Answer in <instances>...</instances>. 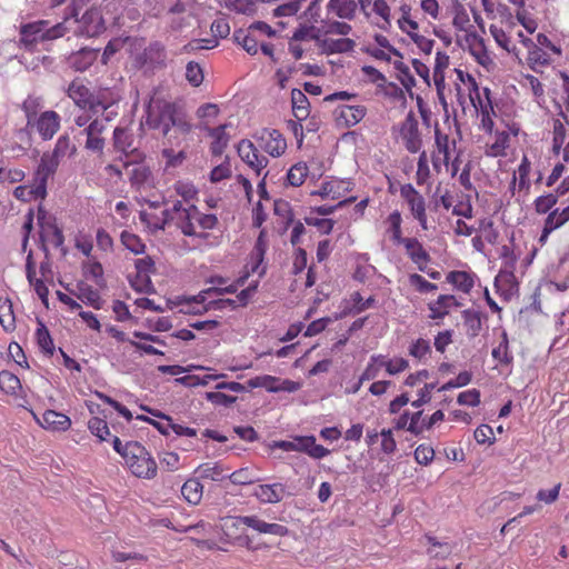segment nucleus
Here are the masks:
<instances>
[{
  "label": "nucleus",
  "mask_w": 569,
  "mask_h": 569,
  "mask_svg": "<svg viewBox=\"0 0 569 569\" xmlns=\"http://www.w3.org/2000/svg\"><path fill=\"white\" fill-rule=\"evenodd\" d=\"M80 10V2L78 0H72L67 7L63 21L54 26H50L47 20H38L22 24L20 27L19 40L21 47L32 52L38 49L39 44L63 37L70 30L68 24L70 23L71 18L79 16Z\"/></svg>",
  "instance_id": "obj_1"
},
{
  "label": "nucleus",
  "mask_w": 569,
  "mask_h": 569,
  "mask_svg": "<svg viewBox=\"0 0 569 569\" xmlns=\"http://www.w3.org/2000/svg\"><path fill=\"white\" fill-rule=\"evenodd\" d=\"M172 222L184 236L207 239V230H212L218 224V218L213 213H203L194 204H183L181 201L173 202L170 208Z\"/></svg>",
  "instance_id": "obj_2"
},
{
  "label": "nucleus",
  "mask_w": 569,
  "mask_h": 569,
  "mask_svg": "<svg viewBox=\"0 0 569 569\" xmlns=\"http://www.w3.org/2000/svg\"><path fill=\"white\" fill-rule=\"evenodd\" d=\"M67 94L77 107L93 114L108 110L119 100L112 89L98 88L92 91L79 79L69 84Z\"/></svg>",
  "instance_id": "obj_3"
},
{
  "label": "nucleus",
  "mask_w": 569,
  "mask_h": 569,
  "mask_svg": "<svg viewBox=\"0 0 569 569\" xmlns=\"http://www.w3.org/2000/svg\"><path fill=\"white\" fill-rule=\"evenodd\" d=\"M352 190V182L338 179L329 178L322 181L319 189L311 191V196H320L322 199L337 200L336 204H323L315 209V211L321 216L331 213L335 209L342 207L346 202H352L356 197L347 194Z\"/></svg>",
  "instance_id": "obj_4"
},
{
  "label": "nucleus",
  "mask_w": 569,
  "mask_h": 569,
  "mask_svg": "<svg viewBox=\"0 0 569 569\" xmlns=\"http://www.w3.org/2000/svg\"><path fill=\"white\" fill-rule=\"evenodd\" d=\"M124 465L137 478L152 479L158 466L151 453L138 441H128L124 449Z\"/></svg>",
  "instance_id": "obj_5"
},
{
  "label": "nucleus",
  "mask_w": 569,
  "mask_h": 569,
  "mask_svg": "<svg viewBox=\"0 0 569 569\" xmlns=\"http://www.w3.org/2000/svg\"><path fill=\"white\" fill-rule=\"evenodd\" d=\"M179 110L180 108L174 102L151 99L147 107V124L152 129H161L162 133L167 136Z\"/></svg>",
  "instance_id": "obj_6"
},
{
  "label": "nucleus",
  "mask_w": 569,
  "mask_h": 569,
  "mask_svg": "<svg viewBox=\"0 0 569 569\" xmlns=\"http://www.w3.org/2000/svg\"><path fill=\"white\" fill-rule=\"evenodd\" d=\"M68 26L69 31H73L76 36L89 38L97 37L104 31L103 19L97 9L87 10L81 19H78V16L72 17Z\"/></svg>",
  "instance_id": "obj_7"
},
{
  "label": "nucleus",
  "mask_w": 569,
  "mask_h": 569,
  "mask_svg": "<svg viewBox=\"0 0 569 569\" xmlns=\"http://www.w3.org/2000/svg\"><path fill=\"white\" fill-rule=\"evenodd\" d=\"M127 176L132 189L148 192L157 187L156 176L146 162L124 163Z\"/></svg>",
  "instance_id": "obj_8"
},
{
  "label": "nucleus",
  "mask_w": 569,
  "mask_h": 569,
  "mask_svg": "<svg viewBox=\"0 0 569 569\" xmlns=\"http://www.w3.org/2000/svg\"><path fill=\"white\" fill-rule=\"evenodd\" d=\"M240 159L254 172L257 177L267 172L269 159L260 152V148L249 139H242L237 144Z\"/></svg>",
  "instance_id": "obj_9"
},
{
  "label": "nucleus",
  "mask_w": 569,
  "mask_h": 569,
  "mask_svg": "<svg viewBox=\"0 0 569 569\" xmlns=\"http://www.w3.org/2000/svg\"><path fill=\"white\" fill-rule=\"evenodd\" d=\"M253 139L260 150L272 158L281 157L287 150V141L279 130L263 128L253 134Z\"/></svg>",
  "instance_id": "obj_10"
},
{
  "label": "nucleus",
  "mask_w": 569,
  "mask_h": 569,
  "mask_svg": "<svg viewBox=\"0 0 569 569\" xmlns=\"http://www.w3.org/2000/svg\"><path fill=\"white\" fill-rule=\"evenodd\" d=\"M209 282L212 284V287H210L206 290H202L201 292H199L198 296L190 298L188 300V303L194 302L199 306L200 305L202 306L206 302L207 297H210L212 295L220 296L223 293H234V292H237V290L240 286L244 284V278H240V279H238L237 282H233L229 286H224L227 283V279H224L220 276H214V277L210 278Z\"/></svg>",
  "instance_id": "obj_11"
},
{
  "label": "nucleus",
  "mask_w": 569,
  "mask_h": 569,
  "mask_svg": "<svg viewBox=\"0 0 569 569\" xmlns=\"http://www.w3.org/2000/svg\"><path fill=\"white\" fill-rule=\"evenodd\" d=\"M34 127L42 140H51L60 130L61 117L53 110H48L38 116L31 124Z\"/></svg>",
  "instance_id": "obj_12"
},
{
  "label": "nucleus",
  "mask_w": 569,
  "mask_h": 569,
  "mask_svg": "<svg viewBox=\"0 0 569 569\" xmlns=\"http://www.w3.org/2000/svg\"><path fill=\"white\" fill-rule=\"evenodd\" d=\"M38 221L43 241H47L53 248L62 247L64 243L62 230L58 227L54 219L51 217L47 218V212L41 207L38 209Z\"/></svg>",
  "instance_id": "obj_13"
},
{
  "label": "nucleus",
  "mask_w": 569,
  "mask_h": 569,
  "mask_svg": "<svg viewBox=\"0 0 569 569\" xmlns=\"http://www.w3.org/2000/svg\"><path fill=\"white\" fill-rule=\"evenodd\" d=\"M104 130L106 126L101 120H92L83 130V133L87 136L84 148L89 151L102 154L106 147V140L103 138Z\"/></svg>",
  "instance_id": "obj_14"
},
{
  "label": "nucleus",
  "mask_w": 569,
  "mask_h": 569,
  "mask_svg": "<svg viewBox=\"0 0 569 569\" xmlns=\"http://www.w3.org/2000/svg\"><path fill=\"white\" fill-rule=\"evenodd\" d=\"M400 134L406 142V148L410 152L416 153L420 150L422 140L418 128V121L412 111L408 113L406 120L403 121L400 129Z\"/></svg>",
  "instance_id": "obj_15"
},
{
  "label": "nucleus",
  "mask_w": 569,
  "mask_h": 569,
  "mask_svg": "<svg viewBox=\"0 0 569 569\" xmlns=\"http://www.w3.org/2000/svg\"><path fill=\"white\" fill-rule=\"evenodd\" d=\"M59 162L51 158L48 153H43L40 158V162L33 173L32 180L40 187L39 190L42 192H47V183L49 178H51L58 167Z\"/></svg>",
  "instance_id": "obj_16"
},
{
  "label": "nucleus",
  "mask_w": 569,
  "mask_h": 569,
  "mask_svg": "<svg viewBox=\"0 0 569 569\" xmlns=\"http://www.w3.org/2000/svg\"><path fill=\"white\" fill-rule=\"evenodd\" d=\"M286 495V486L280 482L258 485L253 489V496L262 503H278Z\"/></svg>",
  "instance_id": "obj_17"
},
{
  "label": "nucleus",
  "mask_w": 569,
  "mask_h": 569,
  "mask_svg": "<svg viewBox=\"0 0 569 569\" xmlns=\"http://www.w3.org/2000/svg\"><path fill=\"white\" fill-rule=\"evenodd\" d=\"M38 423L49 431H67L71 427V419L61 412L46 410L41 418H37Z\"/></svg>",
  "instance_id": "obj_18"
},
{
  "label": "nucleus",
  "mask_w": 569,
  "mask_h": 569,
  "mask_svg": "<svg viewBox=\"0 0 569 569\" xmlns=\"http://www.w3.org/2000/svg\"><path fill=\"white\" fill-rule=\"evenodd\" d=\"M0 390L16 400H24L20 379L8 370L0 371Z\"/></svg>",
  "instance_id": "obj_19"
},
{
  "label": "nucleus",
  "mask_w": 569,
  "mask_h": 569,
  "mask_svg": "<svg viewBox=\"0 0 569 569\" xmlns=\"http://www.w3.org/2000/svg\"><path fill=\"white\" fill-rule=\"evenodd\" d=\"M140 220L152 232L163 230L166 224L172 222L170 209L162 210L160 214L147 210L140 211Z\"/></svg>",
  "instance_id": "obj_20"
},
{
  "label": "nucleus",
  "mask_w": 569,
  "mask_h": 569,
  "mask_svg": "<svg viewBox=\"0 0 569 569\" xmlns=\"http://www.w3.org/2000/svg\"><path fill=\"white\" fill-rule=\"evenodd\" d=\"M227 124H221L216 128L208 130L209 137L211 138L210 152L213 157H220L229 143V134L226 132Z\"/></svg>",
  "instance_id": "obj_21"
},
{
  "label": "nucleus",
  "mask_w": 569,
  "mask_h": 569,
  "mask_svg": "<svg viewBox=\"0 0 569 569\" xmlns=\"http://www.w3.org/2000/svg\"><path fill=\"white\" fill-rule=\"evenodd\" d=\"M234 41L241 46L249 54L254 56L258 52L260 46V39L258 34L253 32V29H239L233 32Z\"/></svg>",
  "instance_id": "obj_22"
},
{
  "label": "nucleus",
  "mask_w": 569,
  "mask_h": 569,
  "mask_svg": "<svg viewBox=\"0 0 569 569\" xmlns=\"http://www.w3.org/2000/svg\"><path fill=\"white\" fill-rule=\"evenodd\" d=\"M335 123L339 130L350 129L356 124V106L339 104L333 111Z\"/></svg>",
  "instance_id": "obj_23"
},
{
  "label": "nucleus",
  "mask_w": 569,
  "mask_h": 569,
  "mask_svg": "<svg viewBox=\"0 0 569 569\" xmlns=\"http://www.w3.org/2000/svg\"><path fill=\"white\" fill-rule=\"evenodd\" d=\"M76 296L83 303L97 310L101 309L103 306V300L101 299L99 291L88 283H78Z\"/></svg>",
  "instance_id": "obj_24"
},
{
  "label": "nucleus",
  "mask_w": 569,
  "mask_h": 569,
  "mask_svg": "<svg viewBox=\"0 0 569 569\" xmlns=\"http://www.w3.org/2000/svg\"><path fill=\"white\" fill-rule=\"evenodd\" d=\"M230 468H226L221 462H206L197 468L200 478L211 481H223Z\"/></svg>",
  "instance_id": "obj_25"
},
{
  "label": "nucleus",
  "mask_w": 569,
  "mask_h": 569,
  "mask_svg": "<svg viewBox=\"0 0 569 569\" xmlns=\"http://www.w3.org/2000/svg\"><path fill=\"white\" fill-rule=\"evenodd\" d=\"M292 113L298 121L306 120L310 114V103L307 96L299 89L291 91Z\"/></svg>",
  "instance_id": "obj_26"
},
{
  "label": "nucleus",
  "mask_w": 569,
  "mask_h": 569,
  "mask_svg": "<svg viewBox=\"0 0 569 569\" xmlns=\"http://www.w3.org/2000/svg\"><path fill=\"white\" fill-rule=\"evenodd\" d=\"M183 499L190 505L200 503L203 496V486L199 479L190 478L181 487Z\"/></svg>",
  "instance_id": "obj_27"
},
{
  "label": "nucleus",
  "mask_w": 569,
  "mask_h": 569,
  "mask_svg": "<svg viewBox=\"0 0 569 569\" xmlns=\"http://www.w3.org/2000/svg\"><path fill=\"white\" fill-rule=\"evenodd\" d=\"M405 244L408 256L411 260L420 264L421 262H427L429 260L428 252L423 249L422 244L416 238H406L401 242ZM419 269L423 271V267L419 266Z\"/></svg>",
  "instance_id": "obj_28"
},
{
  "label": "nucleus",
  "mask_w": 569,
  "mask_h": 569,
  "mask_svg": "<svg viewBox=\"0 0 569 569\" xmlns=\"http://www.w3.org/2000/svg\"><path fill=\"white\" fill-rule=\"evenodd\" d=\"M77 148L71 142L68 134H62L58 138L54 148L51 152H47L51 158L56 159L59 163L66 157H71L76 153Z\"/></svg>",
  "instance_id": "obj_29"
},
{
  "label": "nucleus",
  "mask_w": 569,
  "mask_h": 569,
  "mask_svg": "<svg viewBox=\"0 0 569 569\" xmlns=\"http://www.w3.org/2000/svg\"><path fill=\"white\" fill-rule=\"evenodd\" d=\"M451 306L459 307L460 303L456 300L453 296L450 295H441L437 299L436 302L429 303V310L431 311L430 318L431 319H439L443 318L446 315H448V309Z\"/></svg>",
  "instance_id": "obj_30"
},
{
  "label": "nucleus",
  "mask_w": 569,
  "mask_h": 569,
  "mask_svg": "<svg viewBox=\"0 0 569 569\" xmlns=\"http://www.w3.org/2000/svg\"><path fill=\"white\" fill-rule=\"evenodd\" d=\"M39 186L32 180V183L30 186H18L13 190V196L16 199L29 202L31 200L41 199L43 200L47 197L48 192H42L39 190Z\"/></svg>",
  "instance_id": "obj_31"
},
{
  "label": "nucleus",
  "mask_w": 569,
  "mask_h": 569,
  "mask_svg": "<svg viewBox=\"0 0 569 569\" xmlns=\"http://www.w3.org/2000/svg\"><path fill=\"white\" fill-rule=\"evenodd\" d=\"M0 325L7 332H11L16 329L13 307L11 300L8 298H0Z\"/></svg>",
  "instance_id": "obj_32"
},
{
  "label": "nucleus",
  "mask_w": 569,
  "mask_h": 569,
  "mask_svg": "<svg viewBox=\"0 0 569 569\" xmlns=\"http://www.w3.org/2000/svg\"><path fill=\"white\" fill-rule=\"evenodd\" d=\"M24 170L16 167L6 166L4 160L0 158V183L13 184L23 181Z\"/></svg>",
  "instance_id": "obj_33"
},
{
  "label": "nucleus",
  "mask_w": 569,
  "mask_h": 569,
  "mask_svg": "<svg viewBox=\"0 0 569 569\" xmlns=\"http://www.w3.org/2000/svg\"><path fill=\"white\" fill-rule=\"evenodd\" d=\"M447 281L465 293H469L475 284L472 276L466 271L449 272Z\"/></svg>",
  "instance_id": "obj_34"
},
{
  "label": "nucleus",
  "mask_w": 569,
  "mask_h": 569,
  "mask_svg": "<svg viewBox=\"0 0 569 569\" xmlns=\"http://www.w3.org/2000/svg\"><path fill=\"white\" fill-rule=\"evenodd\" d=\"M36 339H37V343H38L39 348L41 349V351L43 353H46L47 356L53 355V352H54L53 340L50 336L48 328L42 322L38 323V328L36 331Z\"/></svg>",
  "instance_id": "obj_35"
},
{
  "label": "nucleus",
  "mask_w": 569,
  "mask_h": 569,
  "mask_svg": "<svg viewBox=\"0 0 569 569\" xmlns=\"http://www.w3.org/2000/svg\"><path fill=\"white\" fill-rule=\"evenodd\" d=\"M309 174V167L303 162L293 164L288 173L287 181L292 187H300Z\"/></svg>",
  "instance_id": "obj_36"
},
{
  "label": "nucleus",
  "mask_w": 569,
  "mask_h": 569,
  "mask_svg": "<svg viewBox=\"0 0 569 569\" xmlns=\"http://www.w3.org/2000/svg\"><path fill=\"white\" fill-rule=\"evenodd\" d=\"M42 107V100L39 97L28 96L22 102V110L27 118V124L31 126L33 120L38 118V112Z\"/></svg>",
  "instance_id": "obj_37"
},
{
  "label": "nucleus",
  "mask_w": 569,
  "mask_h": 569,
  "mask_svg": "<svg viewBox=\"0 0 569 569\" xmlns=\"http://www.w3.org/2000/svg\"><path fill=\"white\" fill-rule=\"evenodd\" d=\"M173 190L184 200V202H187V204H190L189 202L196 200L198 196V189L196 186L186 180L176 181L173 183Z\"/></svg>",
  "instance_id": "obj_38"
},
{
  "label": "nucleus",
  "mask_w": 569,
  "mask_h": 569,
  "mask_svg": "<svg viewBox=\"0 0 569 569\" xmlns=\"http://www.w3.org/2000/svg\"><path fill=\"white\" fill-rule=\"evenodd\" d=\"M257 0H227L226 8L237 13L251 16L257 11Z\"/></svg>",
  "instance_id": "obj_39"
},
{
  "label": "nucleus",
  "mask_w": 569,
  "mask_h": 569,
  "mask_svg": "<svg viewBox=\"0 0 569 569\" xmlns=\"http://www.w3.org/2000/svg\"><path fill=\"white\" fill-rule=\"evenodd\" d=\"M462 318L468 329V335L472 338L478 336L481 330L480 312L467 309L462 311Z\"/></svg>",
  "instance_id": "obj_40"
},
{
  "label": "nucleus",
  "mask_w": 569,
  "mask_h": 569,
  "mask_svg": "<svg viewBox=\"0 0 569 569\" xmlns=\"http://www.w3.org/2000/svg\"><path fill=\"white\" fill-rule=\"evenodd\" d=\"M409 206L413 217L419 221L420 226L426 230L427 227V216H426V206L425 199L422 196H418L413 199H409Z\"/></svg>",
  "instance_id": "obj_41"
},
{
  "label": "nucleus",
  "mask_w": 569,
  "mask_h": 569,
  "mask_svg": "<svg viewBox=\"0 0 569 569\" xmlns=\"http://www.w3.org/2000/svg\"><path fill=\"white\" fill-rule=\"evenodd\" d=\"M227 478L233 483L239 486L250 485L257 481L254 473L250 468H240L227 475Z\"/></svg>",
  "instance_id": "obj_42"
},
{
  "label": "nucleus",
  "mask_w": 569,
  "mask_h": 569,
  "mask_svg": "<svg viewBox=\"0 0 569 569\" xmlns=\"http://www.w3.org/2000/svg\"><path fill=\"white\" fill-rule=\"evenodd\" d=\"M500 257L505 260V267L510 270L501 271L500 274L497 277L496 281H498L499 278L513 279L515 276H513L512 269L515 268L517 258L513 254L512 249L508 246H502Z\"/></svg>",
  "instance_id": "obj_43"
},
{
  "label": "nucleus",
  "mask_w": 569,
  "mask_h": 569,
  "mask_svg": "<svg viewBox=\"0 0 569 569\" xmlns=\"http://www.w3.org/2000/svg\"><path fill=\"white\" fill-rule=\"evenodd\" d=\"M121 242L122 244L128 249L130 250L131 252H133L134 254H140V253H143L144 252V243L142 242V240L134 233H131V232H128V231H123L121 233Z\"/></svg>",
  "instance_id": "obj_44"
},
{
  "label": "nucleus",
  "mask_w": 569,
  "mask_h": 569,
  "mask_svg": "<svg viewBox=\"0 0 569 569\" xmlns=\"http://www.w3.org/2000/svg\"><path fill=\"white\" fill-rule=\"evenodd\" d=\"M232 174L231 163L229 157H226L224 161L212 168L210 171V181L218 183L226 179H229Z\"/></svg>",
  "instance_id": "obj_45"
},
{
  "label": "nucleus",
  "mask_w": 569,
  "mask_h": 569,
  "mask_svg": "<svg viewBox=\"0 0 569 569\" xmlns=\"http://www.w3.org/2000/svg\"><path fill=\"white\" fill-rule=\"evenodd\" d=\"M232 526L237 527L238 525H244L259 533L266 532L267 522L258 518L257 516H241L238 518L231 519Z\"/></svg>",
  "instance_id": "obj_46"
},
{
  "label": "nucleus",
  "mask_w": 569,
  "mask_h": 569,
  "mask_svg": "<svg viewBox=\"0 0 569 569\" xmlns=\"http://www.w3.org/2000/svg\"><path fill=\"white\" fill-rule=\"evenodd\" d=\"M250 388H264L269 392H277L278 377L264 375L248 381Z\"/></svg>",
  "instance_id": "obj_47"
},
{
  "label": "nucleus",
  "mask_w": 569,
  "mask_h": 569,
  "mask_svg": "<svg viewBox=\"0 0 569 569\" xmlns=\"http://www.w3.org/2000/svg\"><path fill=\"white\" fill-rule=\"evenodd\" d=\"M567 221H569V206L562 211H559L558 209L551 211L546 219L549 230H556Z\"/></svg>",
  "instance_id": "obj_48"
},
{
  "label": "nucleus",
  "mask_w": 569,
  "mask_h": 569,
  "mask_svg": "<svg viewBox=\"0 0 569 569\" xmlns=\"http://www.w3.org/2000/svg\"><path fill=\"white\" fill-rule=\"evenodd\" d=\"M186 79L193 87H199L203 82V70L198 62H188L186 67Z\"/></svg>",
  "instance_id": "obj_49"
},
{
  "label": "nucleus",
  "mask_w": 569,
  "mask_h": 569,
  "mask_svg": "<svg viewBox=\"0 0 569 569\" xmlns=\"http://www.w3.org/2000/svg\"><path fill=\"white\" fill-rule=\"evenodd\" d=\"M88 428L100 441L107 440V437L110 435L107 422L98 417H92L88 421Z\"/></svg>",
  "instance_id": "obj_50"
},
{
  "label": "nucleus",
  "mask_w": 569,
  "mask_h": 569,
  "mask_svg": "<svg viewBox=\"0 0 569 569\" xmlns=\"http://www.w3.org/2000/svg\"><path fill=\"white\" fill-rule=\"evenodd\" d=\"M83 273L86 277L93 279L98 284L103 280L102 264L96 259H89L83 264Z\"/></svg>",
  "instance_id": "obj_51"
},
{
  "label": "nucleus",
  "mask_w": 569,
  "mask_h": 569,
  "mask_svg": "<svg viewBox=\"0 0 569 569\" xmlns=\"http://www.w3.org/2000/svg\"><path fill=\"white\" fill-rule=\"evenodd\" d=\"M305 221L308 226H313L318 229V231L322 234H328L331 232L333 228V221L328 218H319L313 216L312 213L305 218Z\"/></svg>",
  "instance_id": "obj_52"
},
{
  "label": "nucleus",
  "mask_w": 569,
  "mask_h": 569,
  "mask_svg": "<svg viewBox=\"0 0 569 569\" xmlns=\"http://www.w3.org/2000/svg\"><path fill=\"white\" fill-rule=\"evenodd\" d=\"M329 7L340 17H350L356 10V2L353 0H330Z\"/></svg>",
  "instance_id": "obj_53"
},
{
  "label": "nucleus",
  "mask_w": 569,
  "mask_h": 569,
  "mask_svg": "<svg viewBox=\"0 0 569 569\" xmlns=\"http://www.w3.org/2000/svg\"><path fill=\"white\" fill-rule=\"evenodd\" d=\"M134 266L137 269L138 278L147 280L148 283H150L149 274L154 269L153 260L150 257L139 258L136 260Z\"/></svg>",
  "instance_id": "obj_54"
},
{
  "label": "nucleus",
  "mask_w": 569,
  "mask_h": 569,
  "mask_svg": "<svg viewBox=\"0 0 569 569\" xmlns=\"http://www.w3.org/2000/svg\"><path fill=\"white\" fill-rule=\"evenodd\" d=\"M206 399L213 406L229 407L236 402L237 397L229 396L220 391H211L206 393Z\"/></svg>",
  "instance_id": "obj_55"
},
{
  "label": "nucleus",
  "mask_w": 569,
  "mask_h": 569,
  "mask_svg": "<svg viewBox=\"0 0 569 569\" xmlns=\"http://www.w3.org/2000/svg\"><path fill=\"white\" fill-rule=\"evenodd\" d=\"M395 69L400 72L399 80L401 81L402 86L410 91L411 88L416 84V80L413 76L410 73L409 67L405 64L402 61H395L393 62Z\"/></svg>",
  "instance_id": "obj_56"
},
{
  "label": "nucleus",
  "mask_w": 569,
  "mask_h": 569,
  "mask_svg": "<svg viewBox=\"0 0 569 569\" xmlns=\"http://www.w3.org/2000/svg\"><path fill=\"white\" fill-rule=\"evenodd\" d=\"M306 34L307 31L299 29L293 33V37L289 42V51L296 60H299L303 57L305 50L298 41L302 40Z\"/></svg>",
  "instance_id": "obj_57"
},
{
  "label": "nucleus",
  "mask_w": 569,
  "mask_h": 569,
  "mask_svg": "<svg viewBox=\"0 0 569 569\" xmlns=\"http://www.w3.org/2000/svg\"><path fill=\"white\" fill-rule=\"evenodd\" d=\"M210 29H211V32H212L214 38L224 39L230 33L229 22L223 17H219V18L214 19L213 22L211 23V28Z\"/></svg>",
  "instance_id": "obj_58"
},
{
  "label": "nucleus",
  "mask_w": 569,
  "mask_h": 569,
  "mask_svg": "<svg viewBox=\"0 0 569 569\" xmlns=\"http://www.w3.org/2000/svg\"><path fill=\"white\" fill-rule=\"evenodd\" d=\"M558 201L557 196L549 193L540 196L535 201V208L538 213H547Z\"/></svg>",
  "instance_id": "obj_59"
},
{
  "label": "nucleus",
  "mask_w": 569,
  "mask_h": 569,
  "mask_svg": "<svg viewBox=\"0 0 569 569\" xmlns=\"http://www.w3.org/2000/svg\"><path fill=\"white\" fill-rule=\"evenodd\" d=\"M273 210L277 216L282 218L284 223H289L293 219L291 208L288 201L279 199L273 202Z\"/></svg>",
  "instance_id": "obj_60"
},
{
  "label": "nucleus",
  "mask_w": 569,
  "mask_h": 569,
  "mask_svg": "<svg viewBox=\"0 0 569 569\" xmlns=\"http://www.w3.org/2000/svg\"><path fill=\"white\" fill-rule=\"evenodd\" d=\"M73 64L78 70H84L96 57V53L91 50H81L74 54H72Z\"/></svg>",
  "instance_id": "obj_61"
},
{
  "label": "nucleus",
  "mask_w": 569,
  "mask_h": 569,
  "mask_svg": "<svg viewBox=\"0 0 569 569\" xmlns=\"http://www.w3.org/2000/svg\"><path fill=\"white\" fill-rule=\"evenodd\" d=\"M435 450L426 445H420L415 450V459L418 463L427 466L432 461Z\"/></svg>",
  "instance_id": "obj_62"
},
{
  "label": "nucleus",
  "mask_w": 569,
  "mask_h": 569,
  "mask_svg": "<svg viewBox=\"0 0 569 569\" xmlns=\"http://www.w3.org/2000/svg\"><path fill=\"white\" fill-rule=\"evenodd\" d=\"M308 263L307 252L302 248L296 249L293 253V262H292V273L299 274L301 273L306 268Z\"/></svg>",
  "instance_id": "obj_63"
},
{
  "label": "nucleus",
  "mask_w": 569,
  "mask_h": 569,
  "mask_svg": "<svg viewBox=\"0 0 569 569\" xmlns=\"http://www.w3.org/2000/svg\"><path fill=\"white\" fill-rule=\"evenodd\" d=\"M473 437L476 439V441L478 443H493L495 441V438H493V431H492V428L488 425H481L479 426L475 432H473Z\"/></svg>",
  "instance_id": "obj_64"
}]
</instances>
